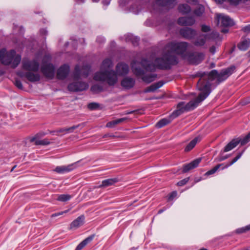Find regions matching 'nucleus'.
Listing matches in <instances>:
<instances>
[{"mask_svg": "<svg viewBox=\"0 0 250 250\" xmlns=\"http://www.w3.org/2000/svg\"><path fill=\"white\" fill-rule=\"evenodd\" d=\"M216 2L219 3L223 2L225 0H215Z\"/></svg>", "mask_w": 250, "mask_h": 250, "instance_id": "59", "label": "nucleus"}, {"mask_svg": "<svg viewBox=\"0 0 250 250\" xmlns=\"http://www.w3.org/2000/svg\"><path fill=\"white\" fill-rule=\"evenodd\" d=\"M88 108L90 110L96 109L99 107V104L96 103H91L88 104Z\"/></svg>", "mask_w": 250, "mask_h": 250, "instance_id": "46", "label": "nucleus"}, {"mask_svg": "<svg viewBox=\"0 0 250 250\" xmlns=\"http://www.w3.org/2000/svg\"><path fill=\"white\" fill-rule=\"evenodd\" d=\"M243 31L247 33H250V25H247L243 28Z\"/></svg>", "mask_w": 250, "mask_h": 250, "instance_id": "52", "label": "nucleus"}, {"mask_svg": "<svg viewBox=\"0 0 250 250\" xmlns=\"http://www.w3.org/2000/svg\"><path fill=\"white\" fill-rule=\"evenodd\" d=\"M16 167H17V166H16V165H15V166H14V167L11 168V169L10 171H11V172H12V171L14 170V169L16 168Z\"/></svg>", "mask_w": 250, "mask_h": 250, "instance_id": "60", "label": "nucleus"}, {"mask_svg": "<svg viewBox=\"0 0 250 250\" xmlns=\"http://www.w3.org/2000/svg\"><path fill=\"white\" fill-rule=\"evenodd\" d=\"M95 235H91L86 239L83 240L82 242H81L76 247L75 250H81L83 249L88 243L90 242L94 238Z\"/></svg>", "mask_w": 250, "mask_h": 250, "instance_id": "27", "label": "nucleus"}, {"mask_svg": "<svg viewBox=\"0 0 250 250\" xmlns=\"http://www.w3.org/2000/svg\"><path fill=\"white\" fill-rule=\"evenodd\" d=\"M240 141V143L241 146H244L250 141V132L243 138H237Z\"/></svg>", "mask_w": 250, "mask_h": 250, "instance_id": "37", "label": "nucleus"}, {"mask_svg": "<svg viewBox=\"0 0 250 250\" xmlns=\"http://www.w3.org/2000/svg\"><path fill=\"white\" fill-rule=\"evenodd\" d=\"M208 40L206 34H200L193 42V43L196 46H203Z\"/></svg>", "mask_w": 250, "mask_h": 250, "instance_id": "22", "label": "nucleus"}, {"mask_svg": "<svg viewBox=\"0 0 250 250\" xmlns=\"http://www.w3.org/2000/svg\"><path fill=\"white\" fill-rule=\"evenodd\" d=\"M217 24H219L220 21L221 22V25L225 27L231 26L234 24L233 21L229 16H224L221 14L216 15Z\"/></svg>", "mask_w": 250, "mask_h": 250, "instance_id": "12", "label": "nucleus"}, {"mask_svg": "<svg viewBox=\"0 0 250 250\" xmlns=\"http://www.w3.org/2000/svg\"><path fill=\"white\" fill-rule=\"evenodd\" d=\"M250 45V39H244L241 41L237 45L238 48L242 51L246 50Z\"/></svg>", "mask_w": 250, "mask_h": 250, "instance_id": "29", "label": "nucleus"}, {"mask_svg": "<svg viewBox=\"0 0 250 250\" xmlns=\"http://www.w3.org/2000/svg\"><path fill=\"white\" fill-rule=\"evenodd\" d=\"M79 125H73L70 127L68 128H62L59 129V130L56 131L55 132L57 133H72L74 131V130L77 128L79 127Z\"/></svg>", "mask_w": 250, "mask_h": 250, "instance_id": "32", "label": "nucleus"}, {"mask_svg": "<svg viewBox=\"0 0 250 250\" xmlns=\"http://www.w3.org/2000/svg\"><path fill=\"white\" fill-rule=\"evenodd\" d=\"M201 161V159L198 158L193 160V161H192L191 162L188 164L185 165L183 166V172L186 173L189 170L197 167V166L200 163Z\"/></svg>", "mask_w": 250, "mask_h": 250, "instance_id": "17", "label": "nucleus"}, {"mask_svg": "<svg viewBox=\"0 0 250 250\" xmlns=\"http://www.w3.org/2000/svg\"><path fill=\"white\" fill-rule=\"evenodd\" d=\"M45 135H46V133H44V132H41V133H39L38 134H37V136H39V135H40L41 136H44Z\"/></svg>", "mask_w": 250, "mask_h": 250, "instance_id": "56", "label": "nucleus"}, {"mask_svg": "<svg viewBox=\"0 0 250 250\" xmlns=\"http://www.w3.org/2000/svg\"><path fill=\"white\" fill-rule=\"evenodd\" d=\"M127 118H122L120 119H118L109 122L106 124V126L107 127H113L116 125L121 123L122 122L127 120Z\"/></svg>", "mask_w": 250, "mask_h": 250, "instance_id": "34", "label": "nucleus"}, {"mask_svg": "<svg viewBox=\"0 0 250 250\" xmlns=\"http://www.w3.org/2000/svg\"><path fill=\"white\" fill-rule=\"evenodd\" d=\"M68 210H64L63 211H61V212H58V213H55L52 214L51 215V217H56V216H59V215H62L64 213H66L68 212Z\"/></svg>", "mask_w": 250, "mask_h": 250, "instance_id": "50", "label": "nucleus"}, {"mask_svg": "<svg viewBox=\"0 0 250 250\" xmlns=\"http://www.w3.org/2000/svg\"><path fill=\"white\" fill-rule=\"evenodd\" d=\"M208 40H216L219 37V34L216 31H213L209 34H206Z\"/></svg>", "mask_w": 250, "mask_h": 250, "instance_id": "39", "label": "nucleus"}, {"mask_svg": "<svg viewBox=\"0 0 250 250\" xmlns=\"http://www.w3.org/2000/svg\"><path fill=\"white\" fill-rule=\"evenodd\" d=\"M71 198V196L69 194H61L58 196L57 200L61 202H66Z\"/></svg>", "mask_w": 250, "mask_h": 250, "instance_id": "40", "label": "nucleus"}, {"mask_svg": "<svg viewBox=\"0 0 250 250\" xmlns=\"http://www.w3.org/2000/svg\"><path fill=\"white\" fill-rule=\"evenodd\" d=\"M157 77V74H151L150 75L143 76L142 79L144 82L148 83L155 80Z\"/></svg>", "mask_w": 250, "mask_h": 250, "instance_id": "33", "label": "nucleus"}, {"mask_svg": "<svg viewBox=\"0 0 250 250\" xmlns=\"http://www.w3.org/2000/svg\"><path fill=\"white\" fill-rule=\"evenodd\" d=\"M70 71L69 66L66 64L61 66L57 70V77L60 80L64 79Z\"/></svg>", "mask_w": 250, "mask_h": 250, "instance_id": "14", "label": "nucleus"}, {"mask_svg": "<svg viewBox=\"0 0 250 250\" xmlns=\"http://www.w3.org/2000/svg\"><path fill=\"white\" fill-rule=\"evenodd\" d=\"M50 144V142L47 139H44L42 140H37L35 142L36 145H48Z\"/></svg>", "mask_w": 250, "mask_h": 250, "instance_id": "44", "label": "nucleus"}, {"mask_svg": "<svg viewBox=\"0 0 250 250\" xmlns=\"http://www.w3.org/2000/svg\"><path fill=\"white\" fill-rule=\"evenodd\" d=\"M240 143V141L237 138L232 139L229 143H228L224 147L223 152H226L232 150L235 147Z\"/></svg>", "mask_w": 250, "mask_h": 250, "instance_id": "23", "label": "nucleus"}, {"mask_svg": "<svg viewBox=\"0 0 250 250\" xmlns=\"http://www.w3.org/2000/svg\"><path fill=\"white\" fill-rule=\"evenodd\" d=\"M195 21L192 17H180L178 20V23L182 26H191L194 24Z\"/></svg>", "mask_w": 250, "mask_h": 250, "instance_id": "16", "label": "nucleus"}, {"mask_svg": "<svg viewBox=\"0 0 250 250\" xmlns=\"http://www.w3.org/2000/svg\"><path fill=\"white\" fill-rule=\"evenodd\" d=\"M131 68L134 74L137 76H143L145 74L144 70L137 66V63L135 62H133L131 63Z\"/></svg>", "mask_w": 250, "mask_h": 250, "instance_id": "28", "label": "nucleus"}, {"mask_svg": "<svg viewBox=\"0 0 250 250\" xmlns=\"http://www.w3.org/2000/svg\"><path fill=\"white\" fill-rule=\"evenodd\" d=\"M234 48H235V46H234L233 48H232L231 52H232L234 50Z\"/></svg>", "mask_w": 250, "mask_h": 250, "instance_id": "64", "label": "nucleus"}, {"mask_svg": "<svg viewBox=\"0 0 250 250\" xmlns=\"http://www.w3.org/2000/svg\"><path fill=\"white\" fill-rule=\"evenodd\" d=\"M103 87L102 85L98 84L93 85L91 87V90L93 93H99L102 91Z\"/></svg>", "mask_w": 250, "mask_h": 250, "instance_id": "42", "label": "nucleus"}, {"mask_svg": "<svg viewBox=\"0 0 250 250\" xmlns=\"http://www.w3.org/2000/svg\"><path fill=\"white\" fill-rule=\"evenodd\" d=\"M250 230V224L246 227H243V228H241L236 229V233H238V234L246 232Z\"/></svg>", "mask_w": 250, "mask_h": 250, "instance_id": "45", "label": "nucleus"}, {"mask_svg": "<svg viewBox=\"0 0 250 250\" xmlns=\"http://www.w3.org/2000/svg\"><path fill=\"white\" fill-rule=\"evenodd\" d=\"M163 211V209H160L158 211V213H161Z\"/></svg>", "mask_w": 250, "mask_h": 250, "instance_id": "62", "label": "nucleus"}, {"mask_svg": "<svg viewBox=\"0 0 250 250\" xmlns=\"http://www.w3.org/2000/svg\"><path fill=\"white\" fill-rule=\"evenodd\" d=\"M129 71L128 65L125 63H119L116 67V75L124 76L127 74Z\"/></svg>", "mask_w": 250, "mask_h": 250, "instance_id": "15", "label": "nucleus"}, {"mask_svg": "<svg viewBox=\"0 0 250 250\" xmlns=\"http://www.w3.org/2000/svg\"><path fill=\"white\" fill-rule=\"evenodd\" d=\"M90 70V66L89 65L83 66L82 70H80L79 65H76L75 68V71L73 73L74 79L76 80H78L81 75L86 78L88 76L89 72Z\"/></svg>", "mask_w": 250, "mask_h": 250, "instance_id": "9", "label": "nucleus"}, {"mask_svg": "<svg viewBox=\"0 0 250 250\" xmlns=\"http://www.w3.org/2000/svg\"><path fill=\"white\" fill-rule=\"evenodd\" d=\"M1 50H4V52L3 55L0 59V61L5 65L11 64L14 57L16 55V51L14 50H11L10 52H7L5 49H2Z\"/></svg>", "mask_w": 250, "mask_h": 250, "instance_id": "11", "label": "nucleus"}, {"mask_svg": "<svg viewBox=\"0 0 250 250\" xmlns=\"http://www.w3.org/2000/svg\"><path fill=\"white\" fill-rule=\"evenodd\" d=\"M209 52L214 54L216 52V47L214 46H212L209 48Z\"/></svg>", "mask_w": 250, "mask_h": 250, "instance_id": "53", "label": "nucleus"}, {"mask_svg": "<svg viewBox=\"0 0 250 250\" xmlns=\"http://www.w3.org/2000/svg\"><path fill=\"white\" fill-rule=\"evenodd\" d=\"M41 72L45 77L52 79L55 75V67L51 63H43L41 68Z\"/></svg>", "mask_w": 250, "mask_h": 250, "instance_id": "5", "label": "nucleus"}, {"mask_svg": "<svg viewBox=\"0 0 250 250\" xmlns=\"http://www.w3.org/2000/svg\"><path fill=\"white\" fill-rule=\"evenodd\" d=\"M108 136H111V135H110L109 134H105L104 136V137H108Z\"/></svg>", "mask_w": 250, "mask_h": 250, "instance_id": "61", "label": "nucleus"}, {"mask_svg": "<svg viewBox=\"0 0 250 250\" xmlns=\"http://www.w3.org/2000/svg\"><path fill=\"white\" fill-rule=\"evenodd\" d=\"M84 216L82 215L74 220L70 224V229H77L84 224Z\"/></svg>", "mask_w": 250, "mask_h": 250, "instance_id": "20", "label": "nucleus"}, {"mask_svg": "<svg viewBox=\"0 0 250 250\" xmlns=\"http://www.w3.org/2000/svg\"><path fill=\"white\" fill-rule=\"evenodd\" d=\"M118 181L117 178L108 179L103 180L102 182V184L99 185L97 188H102L107 187L111 185H113L115 183Z\"/></svg>", "mask_w": 250, "mask_h": 250, "instance_id": "24", "label": "nucleus"}, {"mask_svg": "<svg viewBox=\"0 0 250 250\" xmlns=\"http://www.w3.org/2000/svg\"><path fill=\"white\" fill-rule=\"evenodd\" d=\"M22 66L23 70L28 71L38 72L39 69V63L36 60H23Z\"/></svg>", "mask_w": 250, "mask_h": 250, "instance_id": "7", "label": "nucleus"}, {"mask_svg": "<svg viewBox=\"0 0 250 250\" xmlns=\"http://www.w3.org/2000/svg\"><path fill=\"white\" fill-rule=\"evenodd\" d=\"M95 235H91L86 239L83 240L82 242H81L76 247L75 250H81L83 249L88 243L90 242L94 238Z\"/></svg>", "mask_w": 250, "mask_h": 250, "instance_id": "26", "label": "nucleus"}, {"mask_svg": "<svg viewBox=\"0 0 250 250\" xmlns=\"http://www.w3.org/2000/svg\"><path fill=\"white\" fill-rule=\"evenodd\" d=\"M205 8L202 5H199L194 10V14L197 16H201L204 12Z\"/></svg>", "mask_w": 250, "mask_h": 250, "instance_id": "43", "label": "nucleus"}, {"mask_svg": "<svg viewBox=\"0 0 250 250\" xmlns=\"http://www.w3.org/2000/svg\"><path fill=\"white\" fill-rule=\"evenodd\" d=\"M67 88L70 91H82L88 88V84L86 83L82 82H73L70 83Z\"/></svg>", "mask_w": 250, "mask_h": 250, "instance_id": "10", "label": "nucleus"}, {"mask_svg": "<svg viewBox=\"0 0 250 250\" xmlns=\"http://www.w3.org/2000/svg\"><path fill=\"white\" fill-rule=\"evenodd\" d=\"M229 30L227 29H223L222 30V32L226 33L228 32Z\"/></svg>", "mask_w": 250, "mask_h": 250, "instance_id": "57", "label": "nucleus"}, {"mask_svg": "<svg viewBox=\"0 0 250 250\" xmlns=\"http://www.w3.org/2000/svg\"><path fill=\"white\" fill-rule=\"evenodd\" d=\"M177 193L176 191L172 192L168 196V200H172L174 198L177 196Z\"/></svg>", "mask_w": 250, "mask_h": 250, "instance_id": "51", "label": "nucleus"}, {"mask_svg": "<svg viewBox=\"0 0 250 250\" xmlns=\"http://www.w3.org/2000/svg\"><path fill=\"white\" fill-rule=\"evenodd\" d=\"M235 69L234 66H231L223 69L220 73L216 70H212L209 73L199 72L197 76L200 77L197 83L198 89L201 91L198 96L194 100L190 101L188 104L180 102L177 105V109L173 112L175 116L181 113L193 110L199 103L204 101L211 92V82L217 79V83H219L226 80Z\"/></svg>", "mask_w": 250, "mask_h": 250, "instance_id": "1", "label": "nucleus"}, {"mask_svg": "<svg viewBox=\"0 0 250 250\" xmlns=\"http://www.w3.org/2000/svg\"><path fill=\"white\" fill-rule=\"evenodd\" d=\"M244 151L245 150L242 151L241 152L237 154V155L229 163H227L225 165H224V164H218L211 169L207 171L205 175L206 176H208L215 173L221 167H222L221 168V169L222 170L225 168H227L228 167L233 165L234 163H235L236 162H237L241 158Z\"/></svg>", "mask_w": 250, "mask_h": 250, "instance_id": "4", "label": "nucleus"}, {"mask_svg": "<svg viewBox=\"0 0 250 250\" xmlns=\"http://www.w3.org/2000/svg\"><path fill=\"white\" fill-rule=\"evenodd\" d=\"M169 123H170L169 120L165 118V119H163L161 120L160 121H159L156 124V126L158 128H161V127L164 126L165 125L168 124Z\"/></svg>", "mask_w": 250, "mask_h": 250, "instance_id": "41", "label": "nucleus"}, {"mask_svg": "<svg viewBox=\"0 0 250 250\" xmlns=\"http://www.w3.org/2000/svg\"><path fill=\"white\" fill-rule=\"evenodd\" d=\"M126 40L127 41L131 42L133 45L134 46L137 45L138 44L140 40L139 38L136 37H134L132 35H127Z\"/></svg>", "mask_w": 250, "mask_h": 250, "instance_id": "38", "label": "nucleus"}, {"mask_svg": "<svg viewBox=\"0 0 250 250\" xmlns=\"http://www.w3.org/2000/svg\"><path fill=\"white\" fill-rule=\"evenodd\" d=\"M21 61V57L20 55H17L14 57L11 63V67L12 68L16 67L20 63Z\"/></svg>", "mask_w": 250, "mask_h": 250, "instance_id": "36", "label": "nucleus"}, {"mask_svg": "<svg viewBox=\"0 0 250 250\" xmlns=\"http://www.w3.org/2000/svg\"><path fill=\"white\" fill-rule=\"evenodd\" d=\"M138 112V110L126 111L125 113V114L127 115V114H132V113H134Z\"/></svg>", "mask_w": 250, "mask_h": 250, "instance_id": "54", "label": "nucleus"}, {"mask_svg": "<svg viewBox=\"0 0 250 250\" xmlns=\"http://www.w3.org/2000/svg\"><path fill=\"white\" fill-rule=\"evenodd\" d=\"M189 180V177H187V178L179 181L177 183V185L178 186H183L186 185L188 182Z\"/></svg>", "mask_w": 250, "mask_h": 250, "instance_id": "47", "label": "nucleus"}, {"mask_svg": "<svg viewBox=\"0 0 250 250\" xmlns=\"http://www.w3.org/2000/svg\"><path fill=\"white\" fill-rule=\"evenodd\" d=\"M94 1H96V2H97L99 0H93Z\"/></svg>", "mask_w": 250, "mask_h": 250, "instance_id": "63", "label": "nucleus"}, {"mask_svg": "<svg viewBox=\"0 0 250 250\" xmlns=\"http://www.w3.org/2000/svg\"><path fill=\"white\" fill-rule=\"evenodd\" d=\"M95 235H91L86 239L83 240L82 242H81L76 247L75 250H81L83 249L88 243L90 242L94 238Z\"/></svg>", "mask_w": 250, "mask_h": 250, "instance_id": "25", "label": "nucleus"}, {"mask_svg": "<svg viewBox=\"0 0 250 250\" xmlns=\"http://www.w3.org/2000/svg\"><path fill=\"white\" fill-rule=\"evenodd\" d=\"M74 169L73 165H69L68 166H62L57 167L54 171L58 173H64L69 172Z\"/></svg>", "mask_w": 250, "mask_h": 250, "instance_id": "19", "label": "nucleus"}, {"mask_svg": "<svg viewBox=\"0 0 250 250\" xmlns=\"http://www.w3.org/2000/svg\"><path fill=\"white\" fill-rule=\"evenodd\" d=\"M200 141V139L199 137H195L194 139L191 141L185 148V151L188 152L192 149L198 142Z\"/></svg>", "mask_w": 250, "mask_h": 250, "instance_id": "30", "label": "nucleus"}, {"mask_svg": "<svg viewBox=\"0 0 250 250\" xmlns=\"http://www.w3.org/2000/svg\"><path fill=\"white\" fill-rule=\"evenodd\" d=\"M175 1V0H156V3L158 5L171 8L174 6Z\"/></svg>", "mask_w": 250, "mask_h": 250, "instance_id": "21", "label": "nucleus"}, {"mask_svg": "<svg viewBox=\"0 0 250 250\" xmlns=\"http://www.w3.org/2000/svg\"><path fill=\"white\" fill-rule=\"evenodd\" d=\"M210 30H211L210 27L209 26H208V25H206L205 24H202L201 25V31L203 32H205V33L208 32L210 31Z\"/></svg>", "mask_w": 250, "mask_h": 250, "instance_id": "48", "label": "nucleus"}, {"mask_svg": "<svg viewBox=\"0 0 250 250\" xmlns=\"http://www.w3.org/2000/svg\"><path fill=\"white\" fill-rule=\"evenodd\" d=\"M36 137H33L30 140V142H35V141L36 142Z\"/></svg>", "mask_w": 250, "mask_h": 250, "instance_id": "58", "label": "nucleus"}, {"mask_svg": "<svg viewBox=\"0 0 250 250\" xmlns=\"http://www.w3.org/2000/svg\"><path fill=\"white\" fill-rule=\"evenodd\" d=\"M113 67L111 60L105 59L101 65L100 70L96 72L94 76V79L97 81L106 82L109 85H115L118 81L115 71L110 70Z\"/></svg>", "mask_w": 250, "mask_h": 250, "instance_id": "3", "label": "nucleus"}, {"mask_svg": "<svg viewBox=\"0 0 250 250\" xmlns=\"http://www.w3.org/2000/svg\"><path fill=\"white\" fill-rule=\"evenodd\" d=\"M164 84V82L162 81H160L158 83H155L150 86H149L145 90L146 92H154L159 88L161 87Z\"/></svg>", "mask_w": 250, "mask_h": 250, "instance_id": "31", "label": "nucleus"}, {"mask_svg": "<svg viewBox=\"0 0 250 250\" xmlns=\"http://www.w3.org/2000/svg\"><path fill=\"white\" fill-rule=\"evenodd\" d=\"M180 34L185 39L191 40L196 35L195 30L189 27H184L179 31Z\"/></svg>", "mask_w": 250, "mask_h": 250, "instance_id": "13", "label": "nucleus"}, {"mask_svg": "<svg viewBox=\"0 0 250 250\" xmlns=\"http://www.w3.org/2000/svg\"><path fill=\"white\" fill-rule=\"evenodd\" d=\"M34 72L33 71H28L24 73L22 71H19L17 72V74L21 78L25 77L29 81L34 83L39 81L41 78L40 74Z\"/></svg>", "mask_w": 250, "mask_h": 250, "instance_id": "8", "label": "nucleus"}, {"mask_svg": "<svg viewBox=\"0 0 250 250\" xmlns=\"http://www.w3.org/2000/svg\"><path fill=\"white\" fill-rule=\"evenodd\" d=\"M188 45V42H168L165 47L162 57L155 59V64L145 59H142L141 64L146 71H153L156 67L163 70L169 69L171 65L178 63V59L173 53L186 58L187 55L185 53Z\"/></svg>", "mask_w": 250, "mask_h": 250, "instance_id": "2", "label": "nucleus"}, {"mask_svg": "<svg viewBox=\"0 0 250 250\" xmlns=\"http://www.w3.org/2000/svg\"><path fill=\"white\" fill-rule=\"evenodd\" d=\"M15 85L20 89H22L23 88V86L21 81L18 79L15 80Z\"/></svg>", "mask_w": 250, "mask_h": 250, "instance_id": "49", "label": "nucleus"}, {"mask_svg": "<svg viewBox=\"0 0 250 250\" xmlns=\"http://www.w3.org/2000/svg\"><path fill=\"white\" fill-rule=\"evenodd\" d=\"M229 157V155H226L225 156H223V157H221L219 159V161H224L226 159H227V158H228Z\"/></svg>", "mask_w": 250, "mask_h": 250, "instance_id": "55", "label": "nucleus"}, {"mask_svg": "<svg viewBox=\"0 0 250 250\" xmlns=\"http://www.w3.org/2000/svg\"><path fill=\"white\" fill-rule=\"evenodd\" d=\"M178 9L183 14L188 13L191 10L190 7L187 4H180L178 7Z\"/></svg>", "mask_w": 250, "mask_h": 250, "instance_id": "35", "label": "nucleus"}, {"mask_svg": "<svg viewBox=\"0 0 250 250\" xmlns=\"http://www.w3.org/2000/svg\"><path fill=\"white\" fill-rule=\"evenodd\" d=\"M135 82L133 78L125 77L122 81L121 85L126 89H130L133 87Z\"/></svg>", "mask_w": 250, "mask_h": 250, "instance_id": "18", "label": "nucleus"}, {"mask_svg": "<svg viewBox=\"0 0 250 250\" xmlns=\"http://www.w3.org/2000/svg\"><path fill=\"white\" fill-rule=\"evenodd\" d=\"M205 55L202 52H193L189 53L186 56L188 61L190 63L193 64H198L205 58Z\"/></svg>", "mask_w": 250, "mask_h": 250, "instance_id": "6", "label": "nucleus"}]
</instances>
